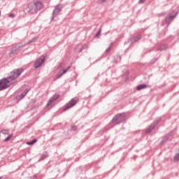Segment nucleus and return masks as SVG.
Returning <instances> with one entry per match:
<instances>
[{"label":"nucleus","instance_id":"obj_1","mask_svg":"<svg viewBox=\"0 0 179 179\" xmlns=\"http://www.w3.org/2000/svg\"><path fill=\"white\" fill-rule=\"evenodd\" d=\"M23 73V69H15L10 73V77H8V79L12 81V83H15L16 82V79L19 78Z\"/></svg>","mask_w":179,"mask_h":179},{"label":"nucleus","instance_id":"obj_2","mask_svg":"<svg viewBox=\"0 0 179 179\" xmlns=\"http://www.w3.org/2000/svg\"><path fill=\"white\" fill-rule=\"evenodd\" d=\"M10 85H13L12 81L8 78H3V80H0V90H3V89H7V87H9Z\"/></svg>","mask_w":179,"mask_h":179},{"label":"nucleus","instance_id":"obj_3","mask_svg":"<svg viewBox=\"0 0 179 179\" xmlns=\"http://www.w3.org/2000/svg\"><path fill=\"white\" fill-rule=\"evenodd\" d=\"M45 59V57L41 56L34 63V68H40V66H41V65H43V64H44Z\"/></svg>","mask_w":179,"mask_h":179},{"label":"nucleus","instance_id":"obj_4","mask_svg":"<svg viewBox=\"0 0 179 179\" xmlns=\"http://www.w3.org/2000/svg\"><path fill=\"white\" fill-rule=\"evenodd\" d=\"M26 9H27V12H29V13H37L34 2L29 3Z\"/></svg>","mask_w":179,"mask_h":179},{"label":"nucleus","instance_id":"obj_5","mask_svg":"<svg viewBox=\"0 0 179 179\" xmlns=\"http://www.w3.org/2000/svg\"><path fill=\"white\" fill-rule=\"evenodd\" d=\"M78 98H74L73 99L69 104H67L65 107V108L64 109V111H66V110H69V108H71V107H73V106H75V104H76V103H78Z\"/></svg>","mask_w":179,"mask_h":179},{"label":"nucleus","instance_id":"obj_6","mask_svg":"<svg viewBox=\"0 0 179 179\" xmlns=\"http://www.w3.org/2000/svg\"><path fill=\"white\" fill-rule=\"evenodd\" d=\"M34 5L36 8V12H37V10H41V9H43V8H44L43 3L40 1H34Z\"/></svg>","mask_w":179,"mask_h":179},{"label":"nucleus","instance_id":"obj_7","mask_svg":"<svg viewBox=\"0 0 179 179\" xmlns=\"http://www.w3.org/2000/svg\"><path fill=\"white\" fill-rule=\"evenodd\" d=\"M62 6L61 5H57L56 7H55V9L53 12V15H57V13H59V12H61V9H62Z\"/></svg>","mask_w":179,"mask_h":179},{"label":"nucleus","instance_id":"obj_8","mask_svg":"<svg viewBox=\"0 0 179 179\" xmlns=\"http://www.w3.org/2000/svg\"><path fill=\"white\" fill-rule=\"evenodd\" d=\"M69 68L70 67L67 68L66 69H64L62 73H57L56 76V79L61 78V76H62V75H64V73H66V72H68V71L69 70Z\"/></svg>","mask_w":179,"mask_h":179},{"label":"nucleus","instance_id":"obj_9","mask_svg":"<svg viewBox=\"0 0 179 179\" xmlns=\"http://www.w3.org/2000/svg\"><path fill=\"white\" fill-rule=\"evenodd\" d=\"M146 85L142 84L136 87V90H142V89H146Z\"/></svg>","mask_w":179,"mask_h":179},{"label":"nucleus","instance_id":"obj_10","mask_svg":"<svg viewBox=\"0 0 179 179\" xmlns=\"http://www.w3.org/2000/svg\"><path fill=\"white\" fill-rule=\"evenodd\" d=\"M55 98H52L50 100H49V101L48 102V106H50V104H51V103H52L54 100H55L56 99H58V95H55Z\"/></svg>","mask_w":179,"mask_h":179},{"label":"nucleus","instance_id":"obj_11","mask_svg":"<svg viewBox=\"0 0 179 179\" xmlns=\"http://www.w3.org/2000/svg\"><path fill=\"white\" fill-rule=\"evenodd\" d=\"M12 136H13V134H9L8 136L4 139V142H8V141H10Z\"/></svg>","mask_w":179,"mask_h":179},{"label":"nucleus","instance_id":"obj_12","mask_svg":"<svg viewBox=\"0 0 179 179\" xmlns=\"http://www.w3.org/2000/svg\"><path fill=\"white\" fill-rule=\"evenodd\" d=\"M37 142V139H34L32 141H29L27 143V145H34Z\"/></svg>","mask_w":179,"mask_h":179},{"label":"nucleus","instance_id":"obj_13","mask_svg":"<svg viewBox=\"0 0 179 179\" xmlns=\"http://www.w3.org/2000/svg\"><path fill=\"white\" fill-rule=\"evenodd\" d=\"M174 162H179V153L176 154L173 158Z\"/></svg>","mask_w":179,"mask_h":179},{"label":"nucleus","instance_id":"obj_14","mask_svg":"<svg viewBox=\"0 0 179 179\" xmlns=\"http://www.w3.org/2000/svg\"><path fill=\"white\" fill-rule=\"evenodd\" d=\"M1 134H3L4 135H9V131L8 130H2Z\"/></svg>","mask_w":179,"mask_h":179},{"label":"nucleus","instance_id":"obj_15","mask_svg":"<svg viewBox=\"0 0 179 179\" xmlns=\"http://www.w3.org/2000/svg\"><path fill=\"white\" fill-rule=\"evenodd\" d=\"M120 117H121L120 115H116V116L113 118V121H117V120H118Z\"/></svg>","mask_w":179,"mask_h":179},{"label":"nucleus","instance_id":"obj_16","mask_svg":"<svg viewBox=\"0 0 179 179\" xmlns=\"http://www.w3.org/2000/svg\"><path fill=\"white\" fill-rule=\"evenodd\" d=\"M101 34V29H99V31H98V33L96 35V37H99V36H100Z\"/></svg>","mask_w":179,"mask_h":179},{"label":"nucleus","instance_id":"obj_17","mask_svg":"<svg viewBox=\"0 0 179 179\" xmlns=\"http://www.w3.org/2000/svg\"><path fill=\"white\" fill-rule=\"evenodd\" d=\"M64 66H65V64L62 63V64L59 66V68H64Z\"/></svg>","mask_w":179,"mask_h":179},{"label":"nucleus","instance_id":"obj_18","mask_svg":"<svg viewBox=\"0 0 179 179\" xmlns=\"http://www.w3.org/2000/svg\"><path fill=\"white\" fill-rule=\"evenodd\" d=\"M72 129L73 131H76V129H78V127L76 126H73Z\"/></svg>","mask_w":179,"mask_h":179},{"label":"nucleus","instance_id":"obj_19","mask_svg":"<svg viewBox=\"0 0 179 179\" xmlns=\"http://www.w3.org/2000/svg\"><path fill=\"white\" fill-rule=\"evenodd\" d=\"M15 17V15L12 13L8 15V17Z\"/></svg>","mask_w":179,"mask_h":179},{"label":"nucleus","instance_id":"obj_20","mask_svg":"<svg viewBox=\"0 0 179 179\" xmlns=\"http://www.w3.org/2000/svg\"><path fill=\"white\" fill-rule=\"evenodd\" d=\"M146 0H139V3H143Z\"/></svg>","mask_w":179,"mask_h":179},{"label":"nucleus","instance_id":"obj_21","mask_svg":"<svg viewBox=\"0 0 179 179\" xmlns=\"http://www.w3.org/2000/svg\"><path fill=\"white\" fill-rule=\"evenodd\" d=\"M152 131V129L149 128L148 131L146 132L147 134H149V132H150Z\"/></svg>","mask_w":179,"mask_h":179},{"label":"nucleus","instance_id":"obj_22","mask_svg":"<svg viewBox=\"0 0 179 179\" xmlns=\"http://www.w3.org/2000/svg\"><path fill=\"white\" fill-rule=\"evenodd\" d=\"M24 96H25V94H21V97H20V99H23L24 97Z\"/></svg>","mask_w":179,"mask_h":179},{"label":"nucleus","instance_id":"obj_23","mask_svg":"<svg viewBox=\"0 0 179 179\" xmlns=\"http://www.w3.org/2000/svg\"><path fill=\"white\" fill-rule=\"evenodd\" d=\"M104 1L106 0H101V1H99V3H101V2H104Z\"/></svg>","mask_w":179,"mask_h":179},{"label":"nucleus","instance_id":"obj_24","mask_svg":"<svg viewBox=\"0 0 179 179\" xmlns=\"http://www.w3.org/2000/svg\"><path fill=\"white\" fill-rule=\"evenodd\" d=\"M0 15H1V11H0Z\"/></svg>","mask_w":179,"mask_h":179},{"label":"nucleus","instance_id":"obj_25","mask_svg":"<svg viewBox=\"0 0 179 179\" xmlns=\"http://www.w3.org/2000/svg\"><path fill=\"white\" fill-rule=\"evenodd\" d=\"M1 178H2L0 177V179H1Z\"/></svg>","mask_w":179,"mask_h":179}]
</instances>
